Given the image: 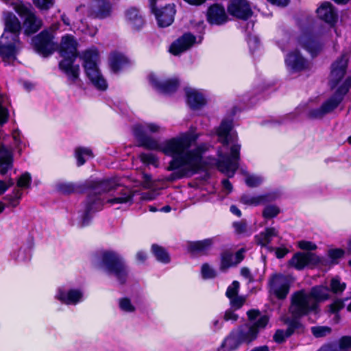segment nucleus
I'll return each mask as SVG.
<instances>
[{
    "label": "nucleus",
    "instance_id": "f03ea898",
    "mask_svg": "<svg viewBox=\"0 0 351 351\" xmlns=\"http://www.w3.org/2000/svg\"><path fill=\"white\" fill-rule=\"evenodd\" d=\"M218 140L223 147L230 145L229 155L223 154L221 150L218 151L219 160L217 167L220 171L232 177L239 167L241 145L237 143V132L232 129L231 121H223L217 130Z\"/></svg>",
    "mask_w": 351,
    "mask_h": 351
},
{
    "label": "nucleus",
    "instance_id": "7c9ffc66",
    "mask_svg": "<svg viewBox=\"0 0 351 351\" xmlns=\"http://www.w3.org/2000/svg\"><path fill=\"white\" fill-rule=\"evenodd\" d=\"M12 167V152L5 147L0 146V174L4 175Z\"/></svg>",
    "mask_w": 351,
    "mask_h": 351
},
{
    "label": "nucleus",
    "instance_id": "e2e57ef3",
    "mask_svg": "<svg viewBox=\"0 0 351 351\" xmlns=\"http://www.w3.org/2000/svg\"><path fill=\"white\" fill-rule=\"evenodd\" d=\"M22 193L20 190L14 191V196L10 199V204L12 206H16L18 204V199L21 197Z\"/></svg>",
    "mask_w": 351,
    "mask_h": 351
},
{
    "label": "nucleus",
    "instance_id": "6ab92c4d",
    "mask_svg": "<svg viewBox=\"0 0 351 351\" xmlns=\"http://www.w3.org/2000/svg\"><path fill=\"white\" fill-rule=\"evenodd\" d=\"M148 79L149 83L154 88L164 93H171L176 91L179 85L177 78L161 80L154 73L149 74Z\"/></svg>",
    "mask_w": 351,
    "mask_h": 351
},
{
    "label": "nucleus",
    "instance_id": "79ce46f5",
    "mask_svg": "<svg viewBox=\"0 0 351 351\" xmlns=\"http://www.w3.org/2000/svg\"><path fill=\"white\" fill-rule=\"evenodd\" d=\"M8 99L0 94V124L7 122L8 118V110L6 108Z\"/></svg>",
    "mask_w": 351,
    "mask_h": 351
},
{
    "label": "nucleus",
    "instance_id": "49530a36",
    "mask_svg": "<svg viewBox=\"0 0 351 351\" xmlns=\"http://www.w3.org/2000/svg\"><path fill=\"white\" fill-rule=\"evenodd\" d=\"M343 306L344 304L342 300H337L334 301L328 306V312L335 315V319H336V322H338V320L339 319L338 312L343 308Z\"/></svg>",
    "mask_w": 351,
    "mask_h": 351
},
{
    "label": "nucleus",
    "instance_id": "393cba45",
    "mask_svg": "<svg viewBox=\"0 0 351 351\" xmlns=\"http://www.w3.org/2000/svg\"><path fill=\"white\" fill-rule=\"evenodd\" d=\"M317 14L321 20L330 25H333L337 20L336 10L332 3L328 1L321 3L317 9Z\"/></svg>",
    "mask_w": 351,
    "mask_h": 351
},
{
    "label": "nucleus",
    "instance_id": "2f4dec72",
    "mask_svg": "<svg viewBox=\"0 0 351 351\" xmlns=\"http://www.w3.org/2000/svg\"><path fill=\"white\" fill-rule=\"evenodd\" d=\"M125 19L128 23L134 29H140L144 25V19L139 12L135 8H130L125 12Z\"/></svg>",
    "mask_w": 351,
    "mask_h": 351
},
{
    "label": "nucleus",
    "instance_id": "72a5a7b5",
    "mask_svg": "<svg viewBox=\"0 0 351 351\" xmlns=\"http://www.w3.org/2000/svg\"><path fill=\"white\" fill-rule=\"evenodd\" d=\"M318 351H351V337H343L338 344L324 346Z\"/></svg>",
    "mask_w": 351,
    "mask_h": 351
},
{
    "label": "nucleus",
    "instance_id": "774afa93",
    "mask_svg": "<svg viewBox=\"0 0 351 351\" xmlns=\"http://www.w3.org/2000/svg\"><path fill=\"white\" fill-rule=\"evenodd\" d=\"M223 189L226 194L230 193L232 191V186L228 180H223L222 181Z\"/></svg>",
    "mask_w": 351,
    "mask_h": 351
},
{
    "label": "nucleus",
    "instance_id": "4c0bfd02",
    "mask_svg": "<svg viewBox=\"0 0 351 351\" xmlns=\"http://www.w3.org/2000/svg\"><path fill=\"white\" fill-rule=\"evenodd\" d=\"M268 200L267 195L253 196L250 195H244L241 198V202L248 206H258L266 202Z\"/></svg>",
    "mask_w": 351,
    "mask_h": 351
},
{
    "label": "nucleus",
    "instance_id": "c85d7f7f",
    "mask_svg": "<svg viewBox=\"0 0 351 351\" xmlns=\"http://www.w3.org/2000/svg\"><path fill=\"white\" fill-rule=\"evenodd\" d=\"M164 131L165 128L155 123H147L136 125L133 129L134 134H138V133H140L144 135H148L149 134L161 133Z\"/></svg>",
    "mask_w": 351,
    "mask_h": 351
},
{
    "label": "nucleus",
    "instance_id": "39448f33",
    "mask_svg": "<svg viewBox=\"0 0 351 351\" xmlns=\"http://www.w3.org/2000/svg\"><path fill=\"white\" fill-rule=\"evenodd\" d=\"M95 264L101 271L114 277L119 284L123 285L127 281L129 270L123 257L117 252L112 250L99 252Z\"/></svg>",
    "mask_w": 351,
    "mask_h": 351
},
{
    "label": "nucleus",
    "instance_id": "de8ad7c7",
    "mask_svg": "<svg viewBox=\"0 0 351 351\" xmlns=\"http://www.w3.org/2000/svg\"><path fill=\"white\" fill-rule=\"evenodd\" d=\"M293 331L292 326L289 327L285 331L282 330H278L276 331L274 336V339L277 343L283 342L286 338L289 337Z\"/></svg>",
    "mask_w": 351,
    "mask_h": 351
},
{
    "label": "nucleus",
    "instance_id": "0eeeda50",
    "mask_svg": "<svg viewBox=\"0 0 351 351\" xmlns=\"http://www.w3.org/2000/svg\"><path fill=\"white\" fill-rule=\"evenodd\" d=\"M80 58L82 60L86 75L92 85L99 90H106L108 84L99 68L100 58L97 49L90 48L84 51Z\"/></svg>",
    "mask_w": 351,
    "mask_h": 351
},
{
    "label": "nucleus",
    "instance_id": "4d7b16f0",
    "mask_svg": "<svg viewBox=\"0 0 351 351\" xmlns=\"http://www.w3.org/2000/svg\"><path fill=\"white\" fill-rule=\"evenodd\" d=\"M233 227L237 234L247 233V226L245 221L233 223Z\"/></svg>",
    "mask_w": 351,
    "mask_h": 351
},
{
    "label": "nucleus",
    "instance_id": "a18cd8bd",
    "mask_svg": "<svg viewBox=\"0 0 351 351\" xmlns=\"http://www.w3.org/2000/svg\"><path fill=\"white\" fill-rule=\"evenodd\" d=\"M280 208L276 205H268L265 206L263 211V217L265 219H269L276 217L280 213Z\"/></svg>",
    "mask_w": 351,
    "mask_h": 351
},
{
    "label": "nucleus",
    "instance_id": "9b49d317",
    "mask_svg": "<svg viewBox=\"0 0 351 351\" xmlns=\"http://www.w3.org/2000/svg\"><path fill=\"white\" fill-rule=\"evenodd\" d=\"M350 85L348 82L341 86L335 92L333 96L326 100L320 108L310 111V116L313 118H321L335 110L341 103L343 96L348 91V86Z\"/></svg>",
    "mask_w": 351,
    "mask_h": 351
},
{
    "label": "nucleus",
    "instance_id": "dca6fc26",
    "mask_svg": "<svg viewBox=\"0 0 351 351\" xmlns=\"http://www.w3.org/2000/svg\"><path fill=\"white\" fill-rule=\"evenodd\" d=\"M298 43L313 56L319 53L323 47V43L319 40L318 35L310 32H305L300 35Z\"/></svg>",
    "mask_w": 351,
    "mask_h": 351
},
{
    "label": "nucleus",
    "instance_id": "13d9d810",
    "mask_svg": "<svg viewBox=\"0 0 351 351\" xmlns=\"http://www.w3.org/2000/svg\"><path fill=\"white\" fill-rule=\"evenodd\" d=\"M298 247L305 250H315L317 248V245L314 243L307 241H299Z\"/></svg>",
    "mask_w": 351,
    "mask_h": 351
},
{
    "label": "nucleus",
    "instance_id": "8fccbe9b",
    "mask_svg": "<svg viewBox=\"0 0 351 351\" xmlns=\"http://www.w3.org/2000/svg\"><path fill=\"white\" fill-rule=\"evenodd\" d=\"M245 182L250 187H256L259 186L263 182V178L258 175H246Z\"/></svg>",
    "mask_w": 351,
    "mask_h": 351
},
{
    "label": "nucleus",
    "instance_id": "cd10ccee",
    "mask_svg": "<svg viewBox=\"0 0 351 351\" xmlns=\"http://www.w3.org/2000/svg\"><path fill=\"white\" fill-rule=\"evenodd\" d=\"M239 286V282L234 280L228 287L226 293V296L230 300L231 306L234 309H239L241 308L245 300L244 297L238 295Z\"/></svg>",
    "mask_w": 351,
    "mask_h": 351
},
{
    "label": "nucleus",
    "instance_id": "4be33fe9",
    "mask_svg": "<svg viewBox=\"0 0 351 351\" xmlns=\"http://www.w3.org/2000/svg\"><path fill=\"white\" fill-rule=\"evenodd\" d=\"M101 203L98 198L88 197L84 209L80 213L78 224L81 227L88 226L93 217V213L101 208Z\"/></svg>",
    "mask_w": 351,
    "mask_h": 351
},
{
    "label": "nucleus",
    "instance_id": "09e8293b",
    "mask_svg": "<svg viewBox=\"0 0 351 351\" xmlns=\"http://www.w3.org/2000/svg\"><path fill=\"white\" fill-rule=\"evenodd\" d=\"M141 160L147 165H152L154 167H158V158L157 156L152 153H143L140 155Z\"/></svg>",
    "mask_w": 351,
    "mask_h": 351
},
{
    "label": "nucleus",
    "instance_id": "5fc2aeb1",
    "mask_svg": "<svg viewBox=\"0 0 351 351\" xmlns=\"http://www.w3.org/2000/svg\"><path fill=\"white\" fill-rule=\"evenodd\" d=\"M34 5L40 10H49L54 3V0H33Z\"/></svg>",
    "mask_w": 351,
    "mask_h": 351
},
{
    "label": "nucleus",
    "instance_id": "aec40b11",
    "mask_svg": "<svg viewBox=\"0 0 351 351\" xmlns=\"http://www.w3.org/2000/svg\"><path fill=\"white\" fill-rule=\"evenodd\" d=\"M289 280L281 274L274 275L270 281L271 291L280 299L285 298L289 291Z\"/></svg>",
    "mask_w": 351,
    "mask_h": 351
},
{
    "label": "nucleus",
    "instance_id": "9d476101",
    "mask_svg": "<svg viewBox=\"0 0 351 351\" xmlns=\"http://www.w3.org/2000/svg\"><path fill=\"white\" fill-rule=\"evenodd\" d=\"M268 321V317L263 315L256 322L241 326L234 331L242 343L248 344L257 338L259 331L265 327Z\"/></svg>",
    "mask_w": 351,
    "mask_h": 351
},
{
    "label": "nucleus",
    "instance_id": "052dcab7",
    "mask_svg": "<svg viewBox=\"0 0 351 351\" xmlns=\"http://www.w3.org/2000/svg\"><path fill=\"white\" fill-rule=\"evenodd\" d=\"M223 319L225 321H237L238 319V315L235 314L232 310H227L223 316Z\"/></svg>",
    "mask_w": 351,
    "mask_h": 351
},
{
    "label": "nucleus",
    "instance_id": "6e6552de",
    "mask_svg": "<svg viewBox=\"0 0 351 351\" xmlns=\"http://www.w3.org/2000/svg\"><path fill=\"white\" fill-rule=\"evenodd\" d=\"M97 192H110L114 191L106 202L110 205L122 204L127 203H132L133 199L134 193L128 188L120 187L114 181L104 180L101 182L96 187Z\"/></svg>",
    "mask_w": 351,
    "mask_h": 351
},
{
    "label": "nucleus",
    "instance_id": "37998d69",
    "mask_svg": "<svg viewBox=\"0 0 351 351\" xmlns=\"http://www.w3.org/2000/svg\"><path fill=\"white\" fill-rule=\"evenodd\" d=\"M55 186L56 190L62 194H70L75 191V186L71 182L60 181Z\"/></svg>",
    "mask_w": 351,
    "mask_h": 351
},
{
    "label": "nucleus",
    "instance_id": "603ef678",
    "mask_svg": "<svg viewBox=\"0 0 351 351\" xmlns=\"http://www.w3.org/2000/svg\"><path fill=\"white\" fill-rule=\"evenodd\" d=\"M330 288L332 291L335 293H341L346 288V284L341 282L339 278L336 276L332 278L330 281Z\"/></svg>",
    "mask_w": 351,
    "mask_h": 351
},
{
    "label": "nucleus",
    "instance_id": "1a4fd4ad",
    "mask_svg": "<svg viewBox=\"0 0 351 351\" xmlns=\"http://www.w3.org/2000/svg\"><path fill=\"white\" fill-rule=\"evenodd\" d=\"M14 10L24 19V27L26 34H33L37 32L42 26V21L36 16L33 9L29 4H24L21 1L13 3Z\"/></svg>",
    "mask_w": 351,
    "mask_h": 351
},
{
    "label": "nucleus",
    "instance_id": "0e129e2a",
    "mask_svg": "<svg viewBox=\"0 0 351 351\" xmlns=\"http://www.w3.org/2000/svg\"><path fill=\"white\" fill-rule=\"evenodd\" d=\"M245 250L242 248L237 251L236 254L234 255V260L236 263V265L239 264L244 258V253Z\"/></svg>",
    "mask_w": 351,
    "mask_h": 351
},
{
    "label": "nucleus",
    "instance_id": "a19ab883",
    "mask_svg": "<svg viewBox=\"0 0 351 351\" xmlns=\"http://www.w3.org/2000/svg\"><path fill=\"white\" fill-rule=\"evenodd\" d=\"M118 304L119 309L126 313H132L136 310L132 300L126 297L120 298L118 301Z\"/></svg>",
    "mask_w": 351,
    "mask_h": 351
},
{
    "label": "nucleus",
    "instance_id": "6e6d98bb",
    "mask_svg": "<svg viewBox=\"0 0 351 351\" xmlns=\"http://www.w3.org/2000/svg\"><path fill=\"white\" fill-rule=\"evenodd\" d=\"M31 182V176L28 173H23L17 180V185L19 187L27 188Z\"/></svg>",
    "mask_w": 351,
    "mask_h": 351
},
{
    "label": "nucleus",
    "instance_id": "ddd939ff",
    "mask_svg": "<svg viewBox=\"0 0 351 351\" xmlns=\"http://www.w3.org/2000/svg\"><path fill=\"white\" fill-rule=\"evenodd\" d=\"M53 38V35L48 30L43 31L32 39V45L38 53L47 56L55 49Z\"/></svg>",
    "mask_w": 351,
    "mask_h": 351
},
{
    "label": "nucleus",
    "instance_id": "bf43d9fd",
    "mask_svg": "<svg viewBox=\"0 0 351 351\" xmlns=\"http://www.w3.org/2000/svg\"><path fill=\"white\" fill-rule=\"evenodd\" d=\"M13 184L14 182L12 179H9L7 182L0 180V195L3 194Z\"/></svg>",
    "mask_w": 351,
    "mask_h": 351
},
{
    "label": "nucleus",
    "instance_id": "f3484780",
    "mask_svg": "<svg viewBox=\"0 0 351 351\" xmlns=\"http://www.w3.org/2000/svg\"><path fill=\"white\" fill-rule=\"evenodd\" d=\"M156 0H149L152 11L154 12L158 24L161 27L169 26L174 20L176 9L174 4H169L159 10H156L154 5Z\"/></svg>",
    "mask_w": 351,
    "mask_h": 351
},
{
    "label": "nucleus",
    "instance_id": "e433bc0d",
    "mask_svg": "<svg viewBox=\"0 0 351 351\" xmlns=\"http://www.w3.org/2000/svg\"><path fill=\"white\" fill-rule=\"evenodd\" d=\"M75 158L78 166L83 165L86 161L93 158L94 155L92 150L88 147H78L75 152Z\"/></svg>",
    "mask_w": 351,
    "mask_h": 351
},
{
    "label": "nucleus",
    "instance_id": "864d4df0",
    "mask_svg": "<svg viewBox=\"0 0 351 351\" xmlns=\"http://www.w3.org/2000/svg\"><path fill=\"white\" fill-rule=\"evenodd\" d=\"M311 330L316 337H323L331 333V328L328 326H315L313 327Z\"/></svg>",
    "mask_w": 351,
    "mask_h": 351
},
{
    "label": "nucleus",
    "instance_id": "423d86ee",
    "mask_svg": "<svg viewBox=\"0 0 351 351\" xmlns=\"http://www.w3.org/2000/svg\"><path fill=\"white\" fill-rule=\"evenodd\" d=\"M60 53L63 60L60 62L59 67L67 76L71 82H75L79 78L80 66L74 64V61L78 56L77 42L71 35L62 37Z\"/></svg>",
    "mask_w": 351,
    "mask_h": 351
},
{
    "label": "nucleus",
    "instance_id": "c756f323",
    "mask_svg": "<svg viewBox=\"0 0 351 351\" xmlns=\"http://www.w3.org/2000/svg\"><path fill=\"white\" fill-rule=\"evenodd\" d=\"M241 343L235 331L232 330L229 335L224 339L221 347L217 351H235Z\"/></svg>",
    "mask_w": 351,
    "mask_h": 351
},
{
    "label": "nucleus",
    "instance_id": "7ed1b4c3",
    "mask_svg": "<svg viewBox=\"0 0 351 351\" xmlns=\"http://www.w3.org/2000/svg\"><path fill=\"white\" fill-rule=\"evenodd\" d=\"M4 32L0 37V56L10 64L14 61L21 48L19 34L21 25L18 18L11 12L4 13Z\"/></svg>",
    "mask_w": 351,
    "mask_h": 351
},
{
    "label": "nucleus",
    "instance_id": "a211bd4d",
    "mask_svg": "<svg viewBox=\"0 0 351 351\" xmlns=\"http://www.w3.org/2000/svg\"><path fill=\"white\" fill-rule=\"evenodd\" d=\"M285 61L287 69L291 72L301 71L309 66L308 60L297 50L289 53Z\"/></svg>",
    "mask_w": 351,
    "mask_h": 351
},
{
    "label": "nucleus",
    "instance_id": "f704fd0d",
    "mask_svg": "<svg viewBox=\"0 0 351 351\" xmlns=\"http://www.w3.org/2000/svg\"><path fill=\"white\" fill-rule=\"evenodd\" d=\"M128 63L126 57L118 52H112L109 56V64L113 72H118Z\"/></svg>",
    "mask_w": 351,
    "mask_h": 351
},
{
    "label": "nucleus",
    "instance_id": "a878e982",
    "mask_svg": "<svg viewBox=\"0 0 351 351\" xmlns=\"http://www.w3.org/2000/svg\"><path fill=\"white\" fill-rule=\"evenodd\" d=\"M185 93L187 102L191 108L199 109L206 104V95L202 90L186 88Z\"/></svg>",
    "mask_w": 351,
    "mask_h": 351
},
{
    "label": "nucleus",
    "instance_id": "338daca9",
    "mask_svg": "<svg viewBox=\"0 0 351 351\" xmlns=\"http://www.w3.org/2000/svg\"><path fill=\"white\" fill-rule=\"evenodd\" d=\"M223 323L219 319H214L211 322L212 329L215 331L219 330L222 328Z\"/></svg>",
    "mask_w": 351,
    "mask_h": 351
},
{
    "label": "nucleus",
    "instance_id": "680f3d73",
    "mask_svg": "<svg viewBox=\"0 0 351 351\" xmlns=\"http://www.w3.org/2000/svg\"><path fill=\"white\" fill-rule=\"evenodd\" d=\"M248 45L251 50H255L259 45L258 38L255 36H250L248 40Z\"/></svg>",
    "mask_w": 351,
    "mask_h": 351
},
{
    "label": "nucleus",
    "instance_id": "3c124183",
    "mask_svg": "<svg viewBox=\"0 0 351 351\" xmlns=\"http://www.w3.org/2000/svg\"><path fill=\"white\" fill-rule=\"evenodd\" d=\"M201 274L204 279L213 278L217 276L216 271L208 263L202 265L201 268Z\"/></svg>",
    "mask_w": 351,
    "mask_h": 351
},
{
    "label": "nucleus",
    "instance_id": "ea45409f",
    "mask_svg": "<svg viewBox=\"0 0 351 351\" xmlns=\"http://www.w3.org/2000/svg\"><path fill=\"white\" fill-rule=\"evenodd\" d=\"M152 250L157 261L163 263H168L170 261L169 256L163 247L153 245Z\"/></svg>",
    "mask_w": 351,
    "mask_h": 351
},
{
    "label": "nucleus",
    "instance_id": "58836bf2",
    "mask_svg": "<svg viewBox=\"0 0 351 351\" xmlns=\"http://www.w3.org/2000/svg\"><path fill=\"white\" fill-rule=\"evenodd\" d=\"M237 265L234 260V254L225 251L221 254V263L219 269L221 271H226L228 268Z\"/></svg>",
    "mask_w": 351,
    "mask_h": 351
},
{
    "label": "nucleus",
    "instance_id": "c03bdc74",
    "mask_svg": "<svg viewBox=\"0 0 351 351\" xmlns=\"http://www.w3.org/2000/svg\"><path fill=\"white\" fill-rule=\"evenodd\" d=\"M346 252L341 248H332L328 250V256L332 264H337L340 258H343Z\"/></svg>",
    "mask_w": 351,
    "mask_h": 351
},
{
    "label": "nucleus",
    "instance_id": "f8f14e48",
    "mask_svg": "<svg viewBox=\"0 0 351 351\" xmlns=\"http://www.w3.org/2000/svg\"><path fill=\"white\" fill-rule=\"evenodd\" d=\"M112 5L110 0H93L90 6L81 5L77 11L86 12L88 16L104 19L110 15Z\"/></svg>",
    "mask_w": 351,
    "mask_h": 351
},
{
    "label": "nucleus",
    "instance_id": "c9c22d12",
    "mask_svg": "<svg viewBox=\"0 0 351 351\" xmlns=\"http://www.w3.org/2000/svg\"><path fill=\"white\" fill-rule=\"evenodd\" d=\"M213 244L212 239H206L202 241L192 242L189 245L191 251L206 253L208 251Z\"/></svg>",
    "mask_w": 351,
    "mask_h": 351
},
{
    "label": "nucleus",
    "instance_id": "5701e85b",
    "mask_svg": "<svg viewBox=\"0 0 351 351\" xmlns=\"http://www.w3.org/2000/svg\"><path fill=\"white\" fill-rule=\"evenodd\" d=\"M228 12L239 19H247L252 14L251 8L246 0H233L228 7Z\"/></svg>",
    "mask_w": 351,
    "mask_h": 351
},
{
    "label": "nucleus",
    "instance_id": "bb28decb",
    "mask_svg": "<svg viewBox=\"0 0 351 351\" xmlns=\"http://www.w3.org/2000/svg\"><path fill=\"white\" fill-rule=\"evenodd\" d=\"M208 21L212 25H222L228 21V16L224 8L215 4L211 5L207 12Z\"/></svg>",
    "mask_w": 351,
    "mask_h": 351
},
{
    "label": "nucleus",
    "instance_id": "412c9836",
    "mask_svg": "<svg viewBox=\"0 0 351 351\" xmlns=\"http://www.w3.org/2000/svg\"><path fill=\"white\" fill-rule=\"evenodd\" d=\"M347 63L348 58L345 56H342L332 64L329 78V84L332 88H334L344 77Z\"/></svg>",
    "mask_w": 351,
    "mask_h": 351
},
{
    "label": "nucleus",
    "instance_id": "b1692460",
    "mask_svg": "<svg viewBox=\"0 0 351 351\" xmlns=\"http://www.w3.org/2000/svg\"><path fill=\"white\" fill-rule=\"evenodd\" d=\"M196 38L191 34H185L173 42L170 47V52L178 56L190 49L195 43Z\"/></svg>",
    "mask_w": 351,
    "mask_h": 351
},
{
    "label": "nucleus",
    "instance_id": "2eb2a0df",
    "mask_svg": "<svg viewBox=\"0 0 351 351\" xmlns=\"http://www.w3.org/2000/svg\"><path fill=\"white\" fill-rule=\"evenodd\" d=\"M54 297L62 304L75 306L84 300V292L80 289L60 287Z\"/></svg>",
    "mask_w": 351,
    "mask_h": 351
},
{
    "label": "nucleus",
    "instance_id": "f257e3e1",
    "mask_svg": "<svg viewBox=\"0 0 351 351\" xmlns=\"http://www.w3.org/2000/svg\"><path fill=\"white\" fill-rule=\"evenodd\" d=\"M134 135L138 146L149 150L159 151L173 158L167 170L177 171L171 175L169 180L192 176L204 167L202 154L206 147L204 145H200L194 149H189L197 138V136L191 132L181 133L162 142H159L149 135L140 133Z\"/></svg>",
    "mask_w": 351,
    "mask_h": 351
},
{
    "label": "nucleus",
    "instance_id": "4468645a",
    "mask_svg": "<svg viewBox=\"0 0 351 351\" xmlns=\"http://www.w3.org/2000/svg\"><path fill=\"white\" fill-rule=\"evenodd\" d=\"M325 261L316 254L311 252H298L289 261V265L298 270L306 266L324 265Z\"/></svg>",
    "mask_w": 351,
    "mask_h": 351
},
{
    "label": "nucleus",
    "instance_id": "20e7f679",
    "mask_svg": "<svg viewBox=\"0 0 351 351\" xmlns=\"http://www.w3.org/2000/svg\"><path fill=\"white\" fill-rule=\"evenodd\" d=\"M330 291L327 287L316 286L310 292L298 291L292 297L289 311L295 317H300L310 313H317L318 303L327 300Z\"/></svg>",
    "mask_w": 351,
    "mask_h": 351
},
{
    "label": "nucleus",
    "instance_id": "69168bd1",
    "mask_svg": "<svg viewBox=\"0 0 351 351\" xmlns=\"http://www.w3.org/2000/svg\"><path fill=\"white\" fill-rule=\"evenodd\" d=\"M147 258V254L144 251L141 250V251H138L136 254V260L139 263H144L146 261Z\"/></svg>",
    "mask_w": 351,
    "mask_h": 351
},
{
    "label": "nucleus",
    "instance_id": "473e14b6",
    "mask_svg": "<svg viewBox=\"0 0 351 351\" xmlns=\"http://www.w3.org/2000/svg\"><path fill=\"white\" fill-rule=\"evenodd\" d=\"M278 231L275 228H267L255 237L257 244L267 247L274 237H278Z\"/></svg>",
    "mask_w": 351,
    "mask_h": 351
}]
</instances>
